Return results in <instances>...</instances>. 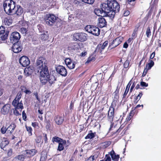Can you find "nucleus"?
I'll return each instance as SVG.
<instances>
[{"instance_id":"obj_13","label":"nucleus","mask_w":161,"mask_h":161,"mask_svg":"<svg viewBox=\"0 0 161 161\" xmlns=\"http://www.w3.org/2000/svg\"><path fill=\"white\" fill-rule=\"evenodd\" d=\"M123 38L120 36L116 38L110 44L109 46H112V48L115 47L119 45L123 41Z\"/></svg>"},{"instance_id":"obj_64","label":"nucleus","mask_w":161,"mask_h":161,"mask_svg":"<svg viewBox=\"0 0 161 161\" xmlns=\"http://www.w3.org/2000/svg\"><path fill=\"white\" fill-rule=\"evenodd\" d=\"M7 35H4L3 36H2L1 37V38L2 40H4L6 39L7 38Z\"/></svg>"},{"instance_id":"obj_53","label":"nucleus","mask_w":161,"mask_h":161,"mask_svg":"<svg viewBox=\"0 0 161 161\" xmlns=\"http://www.w3.org/2000/svg\"><path fill=\"white\" fill-rule=\"evenodd\" d=\"M135 86V82H134L133 83L132 85L131 86V87H130V93H131L132 92V91L133 90L134 88V87Z\"/></svg>"},{"instance_id":"obj_10","label":"nucleus","mask_w":161,"mask_h":161,"mask_svg":"<svg viewBox=\"0 0 161 161\" xmlns=\"http://www.w3.org/2000/svg\"><path fill=\"white\" fill-rule=\"evenodd\" d=\"M103 10L105 12V16H108L112 19L114 18L116 13H117L115 11L110 9L108 6L106 7V9H104Z\"/></svg>"},{"instance_id":"obj_38","label":"nucleus","mask_w":161,"mask_h":161,"mask_svg":"<svg viewBox=\"0 0 161 161\" xmlns=\"http://www.w3.org/2000/svg\"><path fill=\"white\" fill-rule=\"evenodd\" d=\"M97 155H93V156H90L88 159V161H93L94 160H95L97 158Z\"/></svg>"},{"instance_id":"obj_11","label":"nucleus","mask_w":161,"mask_h":161,"mask_svg":"<svg viewBox=\"0 0 161 161\" xmlns=\"http://www.w3.org/2000/svg\"><path fill=\"white\" fill-rule=\"evenodd\" d=\"M20 64L24 67L28 66L30 64L29 58L26 56H23L19 59Z\"/></svg>"},{"instance_id":"obj_44","label":"nucleus","mask_w":161,"mask_h":161,"mask_svg":"<svg viewBox=\"0 0 161 161\" xmlns=\"http://www.w3.org/2000/svg\"><path fill=\"white\" fill-rule=\"evenodd\" d=\"M147 64L152 68L154 65V62L152 60L150 59L149 62Z\"/></svg>"},{"instance_id":"obj_4","label":"nucleus","mask_w":161,"mask_h":161,"mask_svg":"<svg viewBox=\"0 0 161 161\" xmlns=\"http://www.w3.org/2000/svg\"><path fill=\"white\" fill-rule=\"evenodd\" d=\"M21 97V94L20 92H18L17 96L12 102L13 105L15 107V108L22 109L23 108L22 101L19 102V100Z\"/></svg>"},{"instance_id":"obj_30","label":"nucleus","mask_w":161,"mask_h":161,"mask_svg":"<svg viewBox=\"0 0 161 161\" xmlns=\"http://www.w3.org/2000/svg\"><path fill=\"white\" fill-rule=\"evenodd\" d=\"M12 20L10 18H5L3 20L4 24L7 25L9 26L12 23Z\"/></svg>"},{"instance_id":"obj_23","label":"nucleus","mask_w":161,"mask_h":161,"mask_svg":"<svg viewBox=\"0 0 161 161\" xmlns=\"http://www.w3.org/2000/svg\"><path fill=\"white\" fill-rule=\"evenodd\" d=\"M33 71V69L32 68L29 67L26 68L24 70V73L25 75L29 76L30 75Z\"/></svg>"},{"instance_id":"obj_51","label":"nucleus","mask_w":161,"mask_h":161,"mask_svg":"<svg viewBox=\"0 0 161 161\" xmlns=\"http://www.w3.org/2000/svg\"><path fill=\"white\" fill-rule=\"evenodd\" d=\"M129 90V89L126 88L125 91L123 95V97H125L126 96L127 94L128 93Z\"/></svg>"},{"instance_id":"obj_12","label":"nucleus","mask_w":161,"mask_h":161,"mask_svg":"<svg viewBox=\"0 0 161 161\" xmlns=\"http://www.w3.org/2000/svg\"><path fill=\"white\" fill-rule=\"evenodd\" d=\"M20 35L19 33L17 32L12 33L10 37V40L11 42L13 43L15 42H17L20 38Z\"/></svg>"},{"instance_id":"obj_54","label":"nucleus","mask_w":161,"mask_h":161,"mask_svg":"<svg viewBox=\"0 0 161 161\" xmlns=\"http://www.w3.org/2000/svg\"><path fill=\"white\" fill-rule=\"evenodd\" d=\"M140 85L141 86H143L147 87L148 86L146 82L143 81L141 82Z\"/></svg>"},{"instance_id":"obj_60","label":"nucleus","mask_w":161,"mask_h":161,"mask_svg":"<svg viewBox=\"0 0 161 161\" xmlns=\"http://www.w3.org/2000/svg\"><path fill=\"white\" fill-rule=\"evenodd\" d=\"M147 72V70H146L145 69H144L143 72L142 74V76L143 77L145 76L146 75Z\"/></svg>"},{"instance_id":"obj_3","label":"nucleus","mask_w":161,"mask_h":161,"mask_svg":"<svg viewBox=\"0 0 161 161\" xmlns=\"http://www.w3.org/2000/svg\"><path fill=\"white\" fill-rule=\"evenodd\" d=\"M49 75L47 68L40 70V79L42 84L44 85L47 82Z\"/></svg>"},{"instance_id":"obj_48","label":"nucleus","mask_w":161,"mask_h":161,"mask_svg":"<svg viewBox=\"0 0 161 161\" xmlns=\"http://www.w3.org/2000/svg\"><path fill=\"white\" fill-rule=\"evenodd\" d=\"M104 159L105 161H111V158L108 155H106Z\"/></svg>"},{"instance_id":"obj_57","label":"nucleus","mask_w":161,"mask_h":161,"mask_svg":"<svg viewBox=\"0 0 161 161\" xmlns=\"http://www.w3.org/2000/svg\"><path fill=\"white\" fill-rule=\"evenodd\" d=\"M130 14V12L129 11L127 10L125 11L124 13V15L125 16H128Z\"/></svg>"},{"instance_id":"obj_24","label":"nucleus","mask_w":161,"mask_h":161,"mask_svg":"<svg viewBox=\"0 0 161 161\" xmlns=\"http://www.w3.org/2000/svg\"><path fill=\"white\" fill-rule=\"evenodd\" d=\"M9 143V141L6 138H3L0 144V147L2 149L4 148L6 145Z\"/></svg>"},{"instance_id":"obj_33","label":"nucleus","mask_w":161,"mask_h":161,"mask_svg":"<svg viewBox=\"0 0 161 161\" xmlns=\"http://www.w3.org/2000/svg\"><path fill=\"white\" fill-rule=\"evenodd\" d=\"M62 140L59 138L55 136L53 137L52 139V141L53 142H55L59 143L61 141V140Z\"/></svg>"},{"instance_id":"obj_17","label":"nucleus","mask_w":161,"mask_h":161,"mask_svg":"<svg viewBox=\"0 0 161 161\" xmlns=\"http://www.w3.org/2000/svg\"><path fill=\"white\" fill-rule=\"evenodd\" d=\"M11 108L10 104H7L4 105L1 109V114L5 115L7 114L9 112Z\"/></svg>"},{"instance_id":"obj_1","label":"nucleus","mask_w":161,"mask_h":161,"mask_svg":"<svg viewBox=\"0 0 161 161\" xmlns=\"http://www.w3.org/2000/svg\"><path fill=\"white\" fill-rule=\"evenodd\" d=\"M3 6L5 12L9 15L13 14L16 7L15 3L12 0H5Z\"/></svg>"},{"instance_id":"obj_27","label":"nucleus","mask_w":161,"mask_h":161,"mask_svg":"<svg viewBox=\"0 0 161 161\" xmlns=\"http://www.w3.org/2000/svg\"><path fill=\"white\" fill-rule=\"evenodd\" d=\"M110 155L112 159L114 161H118L119 158V156L118 155H116L114 151L111 152Z\"/></svg>"},{"instance_id":"obj_7","label":"nucleus","mask_w":161,"mask_h":161,"mask_svg":"<svg viewBox=\"0 0 161 161\" xmlns=\"http://www.w3.org/2000/svg\"><path fill=\"white\" fill-rule=\"evenodd\" d=\"M46 23L50 25H53L56 19V17L53 14H47L45 17Z\"/></svg>"},{"instance_id":"obj_61","label":"nucleus","mask_w":161,"mask_h":161,"mask_svg":"<svg viewBox=\"0 0 161 161\" xmlns=\"http://www.w3.org/2000/svg\"><path fill=\"white\" fill-rule=\"evenodd\" d=\"M155 52H153L150 56V58L151 59H153L155 57Z\"/></svg>"},{"instance_id":"obj_6","label":"nucleus","mask_w":161,"mask_h":161,"mask_svg":"<svg viewBox=\"0 0 161 161\" xmlns=\"http://www.w3.org/2000/svg\"><path fill=\"white\" fill-rule=\"evenodd\" d=\"M73 37L76 40L84 42L87 39V35L84 33H75L73 35Z\"/></svg>"},{"instance_id":"obj_9","label":"nucleus","mask_w":161,"mask_h":161,"mask_svg":"<svg viewBox=\"0 0 161 161\" xmlns=\"http://www.w3.org/2000/svg\"><path fill=\"white\" fill-rule=\"evenodd\" d=\"M108 3L106 5H108L110 9L115 11L116 12H118L119 10L120 7L119 3L115 1H112Z\"/></svg>"},{"instance_id":"obj_62","label":"nucleus","mask_w":161,"mask_h":161,"mask_svg":"<svg viewBox=\"0 0 161 161\" xmlns=\"http://www.w3.org/2000/svg\"><path fill=\"white\" fill-rule=\"evenodd\" d=\"M131 80H130L128 83V84H127V85L126 87V88H127L129 89L130 87V86L131 85Z\"/></svg>"},{"instance_id":"obj_58","label":"nucleus","mask_w":161,"mask_h":161,"mask_svg":"<svg viewBox=\"0 0 161 161\" xmlns=\"http://www.w3.org/2000/svg\"><path fill=\"white\" fill-rule=\"evenodd\" d=\"M151 68V67L147 64L146 67L144 69L148 71V70L150 69Z\"/></svg>"},{"instance_id":"obj_5","label":"nucleus","mask_w":161,"mask_h":161,"mask_svg":"<svg viewBox=\"0 0 161 161\" xmlns=\"http://www.w3.org/2000/svg\"><path fill=\"white\" fill-rule=\"evenodd\" d=\"M85 30L88 32L95 36H98L100 33V29L98 27L93 26L87 25L86 26Z\"/></svg>"},{"instance_id":"obj_35","label":"nucleus","mask_w":161,"mask_h":161,"mask_svg":"<svg viewBox=\"0 0 161 161\" xmlns=\"http://www.w3.org/2000/svg\"><path fill=\"white\" fill-rule=\"evenodd\" d=\"M81 1L85 3L92 4L94 3L95 0H81Z\"/></svg>"},{"instance_id":"obj_2","label":"nucleus","mask_w":161,"mask_h":161,"mask_svg":"<svg viewBox=\"0 0 161 161\" xmlns=\"http://www.w3.org/2000/svg\"><path fill=\"white\" fill-rule=\"evenodd\" d=\"M47 61L44 58L40 57L36 60V67L38 71H39V70L47 68Z\"/></svg>"},{"instance_id":"obj_45","label":"nucleus","mask_w":161,"mask_h":161,"mask_svg":"<svg viewBox=\"0 0 161 161\" xmlns=\"http://www.w3.org/2000/svg\"><path fill=\"white\" fill-rule=\"evenodd\" d=\"M12 153H13L12 149L11 148L9 149L8 150V153H7L9 157H10V156H12Z\"/></svg>"},{"instance_id":"obj_46","label":"nucleus","mask_w":161,"mask_h":161,"mask_svg":"<svg viewBox=\"0 0 161 161\" xmlns=\"http://www.w3.org/2000/svg\"><path fill=\"white\" fill-rule=\"evenodd\" d=\"M129 65V62L128 60H126L124 64V66L125 68H127L128 67Z\"/></svg>"},{"instance_id":"obj_56","label":"nucleus","mask_w":161,"mask_h":161,"mask_svg":"<svg viewBox=\"0 0 161 161\" xmlns=\"http://www.w3.org/2000/svg\"><path fill=\"white\" fill-rule=\"evenodd\" d=\"M22 116L23 119L25 120L26 118V116L25 113L24 111L22 112Z\"/></svg>"},{"instance_id":"obj_28","label":"nucleus","mask_w":161,"mask_h":161,"mask_svg":"<svg viewBox=\"0 0 161 161\" xmlns=\"http://www.w3.org/2000/svg\"><path fill=\"white\" fill-rule=\"evenodd\" d=\"M55 120L57 124L60 125L63 122L64 119L62 117L58 115L55 117Z\"/></svg>"},{"instance_id":"obj_55","label":"nucleus","mask_w":161,"mask_h":161,"mask_svg":"<svg viewBox=\"0 0 161 161\" xmlns=\"http://www.w3.org/2000/svg\"><path fill=\"white\" fill-rule=\"evenodd\" d=\"M46 158V156L45 155L44 156H41V157L40 159V161H44Z\"/></svg>"},{"instance_id":"obj_22","label":"nucleus","mask_w":161,"mask_h":161,"mask_svg":"<svg viewBox=\"0 0 161 161\" xmlns=\"http://www.w3.org/2000/svg\"><path fill=\"white\" fill-rule=\"evenodd\" d=\"M106 22L105 19L103 17L98 19V25L100 28H103L106 25Z\"/></svg>"},{"instance_id":"obj_42","label":"nucleus","mask_w":161,"mask_h":161,"mask_svg":"<svg viewBox=\"0 0 161 161\" xmlns=\"http://www.w3.org/2000/svg\"><path fill=\"white\" fill-rule=\"evenodd\" d=\"M95 60V58L93 57H89L88 58L86 62V63H89L91 61H93Z\"/></svg>"},{"instance_id":"obj_36","label":"nucleus","mask_w":161,"mask_h":161,"mask_svg":"<svg viewBox=\"0 0 161 161\" xmlns=\"http://www.w3.org/2000/svg\"><path fill=\"white\" fill-rule=\"evenodd\" d=\"M48 36L47 34H43L41 35V38L42 40H45L48 39Z\"/></svg>"},{"instance_id":"obj_26","label":"nucleus","mask_w":161,"mask_h":161,"mask_svg":"<svg viewBox=\"0 0 161 161\" xmlns=\"http://www.w3.org/2000/svg\"><path fill=\"white\" fill-rule=\"evenodd\" d=\"M70 49L72 51H77L80 48V46L77 43L72 44L70 47Z\"/></svg>"},{"instance_id":"obj_47","label":"nucleus","mask_w":161,"mask_h":161,"mask_svg":"<svg viewBox=\"0 0 161 161\" xmlns=\"http://www.w3.org/2000/svg\"><path fill=\"white\" fill-rule=\"evenodd\" d=\"M42 139L41 136H39L36 137V141L37 143H39L40 142Z\"/></svg>"},{"instance_id":"obj_25","label":"nucleus","mask_w":161,"mask_h":161,"mask_svg":"<svg viewBox=\"0 0 161 161\" xmlns=\"http://www.w3.org/2000/svg\"><path fill=\"white\" fill-rule=\"evenodd\" d=\"M66 143V142L65 141H61L58 143L57 150L59 151L63 150L64 149V145Z\"/></svg>"},{"instance_id":"obj_43","label":"nucleus","mask_w":161,"mask_h":161,"mask_svg":"<svg viewBox=\"0 0 161 161\" xmlns=\"http://www.w3.org/2000/svg\"><path fill=\"white\" fill-rule=\"evenodd\" d=\"M1 132L3 134H4L5 133L7 134V128L6 129L5 127L3 126L1 129Z\"/></svg>"},{"instance_id":"obj_16","label":"nucleus","mask_w":161,"mask_h":161,"mask_svg":"<svg viewBox=\"0 0 161 161\" xmlns=\"http://www.w3.org/2000/svg\"><path fill=\"white\" fill-rule=\"evenodd\" d=\"M12 51L15 53H18L20 52L22 49L21 45L18 42L14 43L12 47Z\"/></svg>"},{"instance_id":"obj_8","label":"nucleus","mask_w":161,"mask_h":161,"mask_svg":"<svg viewBox=\"0 0 161 161\" xmlns=\"http://www.w3.org/2000/svg\"><path fill=\"white\" fill-rule=\"evenodd\" d=\"M108 5L106 3H103L101 5V8L96 9L94 10L95 13L97 15L103 17L105 15V12L104 9H105L106 7Z\"/></svg>"},{"instance_id":"obj_34","label":"nucleus","mask_w":161,"mask_h":161,"mask_svg":"<svg viewBox=\"0 0 161 161\" xmlns=\"http://www.w3.org/2000/svg\"><path fill=\"white\" fill-rule=\"evenodd\" d=\"M110 142H106L102 143L101 146L103 148H105L108 147L110 144Z\"/></svg>"},{"instance_id":"obj_41","label":"nucleus","mask_w":161,"mask_h":161,"mask_svg":"<svg viewBox=\"0 0 161 161\" xmlns=\"http://www.w3.org/2000/svg\"><path fill=\"white\" fill-rule=\"evenodd\" d=\"M23 155H19L17 157H15L13 160V161H20Z\"/></svg>"},{"instance_id":"obj_31","label":"nucleus","mask_w":161,"mask_h":161,"mask_svg":"<svg viewBox=\"0 0 161 161\" xmlns=\"http://www.w3.org/2000/svg\"><path fill=\"white\" fill-rule=\"evenodd\" d=\"M95 137V133L92 132V131H90V132L88 134L87 136L85 137L86 139H92Z\"/></svg>"},{"instance_id":"obj_37","label":"nucleus","mask_w":161,"mask_h":161,"mask_svg":"<svg viewBox=\"0 0 161 161\" xmlns=\"http://www.w3.org/2000/svg\"><path fill=\"white\" fill-rule=\"evenodd\" d=\"M25 127L27 131L28 132L29 135L31 136L32 135V130L31 127V126H26Z\"/></svg>"},{"instance_id":"obj_14","label":"nucleus","mask_w":161,"mask_h":161,"mask_svg":"<svg viewBox=\"0 0 161 161\" xmlns=\"http://www.w3.org/2000/svg\"><path fill=\"white\" fill-rule=\"evenodd\" d=\"M65 62L66 65L69 69H72L74 68L76 64L75 62L71 60L69 58H66Z\"/></svg>"},{"instance_id":"obj_20","label":"nucleus","mask_w":161,"mask_h":161,"mask_svg":"<svg viewBox=\"0 0 161 161\" xmlns=\"http://www.w3.org/2000/svg\"><path fill=\"white\" fill-rule=\"evenodd\" d=\"M16 125L14 123H12L7 128V134L10 135L14 131Z\"/></svg>"},{"instance_id":"obj_52","label":"nucleus","mask_w":161,"mask_h":161,"mask_svg":"<svg viewBox=\"0 0 161 161\" xmlns=\"http://www.w3.org/2000/svg\"><path fill=\"white\" fill-rule=\"evenodd\" d=\"M142 92L140 93L138 96L136 97V100L138 99V100H139L141 98V97H142Z\"/></svg>"},{"instance_id":"obj_49","label":"nucleus","mask_w":161,"mask_h":161,"mask_svg":"<svg viewBox=\"0 0 161 161\" xmlns=\"http://www.w3.org/2000/svg\"><path fill=\"white\" fill-rule=\"evenodd\" d=\"M132 117V116L131 115V113H130L129 116L126 118V122H128L130 121Z\"/></svg>"},{"instance_id":"obj_59","label":"nucleus","mask_w":161,"mask_h":161,"mask_svg":"<svg viewBox=\"0 0 161 161\" xmlns=\"http://www.w3.org/2000/svg\"><path fill=\"white\" fill-rule=\"evenodd\" d=\"M21 31L23 33H26L27 32V30L25 28H22Z\"/></svg>"},{"instance_id":"obj_18","label":"nucleus","mask_w":161,"mask_h":161,"mask_svg":"<svg viewBox=\"0 0 161 161\" xmlns=\"http://www.w3.org/2000/svg\"><path fill=\"white\" fill-rule=\"evenodd\" d=\"M114 114V108L113 107H110L108 112V119L109 121L113 120Z\"/></svg>"},{"instance_id":"obj_15","label":"nucleus","mask_w":161,"mask_h":161,"mask_svg":"<svg viewBox=\"0 0 161 161\" xmlns=\"http://www.w3.org/2000/svg\"><path fill=\"white\" fill-rule=\"evenodd\" d=\"M56 71L62 76H65L67 75V72L65 68L62 66H59L56 68Z\"/></svg>"},{"instance_id":"obj_21","label":"nucleus","mask_w":161,"mask_h":161,"mask_svg":"<svg viewBox=\"0 0 161 161\" xmlns=\"http://www.w3.org/2000/svg\"><path fill=\"white\" fill-rule=\"evenodd\" d=\"M36 153V151L34 149L26 150V156L30 157L34 155Z\"/></svg>"},{"instance_id":"obj_29","label":"nucleus","mask_w":161,"mask_h":161,"mask_svg":"<svg viewBox=\"0 0 161 161\" xmlns=\"http://www.w3.org/2000/svg\"><path fill=\"white\" fill-rule=\"evenodd\" d=\"M56 79L55 76L53 75H49L48 77L47 81L50 84H53L56 80Z\"/></svg>"},{"instance_id":"obj_19","label":"nucleus","mask_w":161,"mask_h":161,"mask_svg":"<svg viewBox=\"0 0 161 161\" xmlns=\"http://www.w3.org/2000/svg\"><path fill=\"white\" fill-rule=\"evenodd\" d=\"M13 14H16L18 16H20L21 15L23 12L22 7L19 5L17 6Z\"/></svg>"},{"instance_id":"obj_40","label":"nucleus","mask_w":161,"mask_h":161,"mask_svg":"<svg viewBox=\"0 0 161 161\" xmlns=\"http://www.w3.org/2000/svg\"><path fill=\"white\" fill-rule=\"evenodd\" d=\"M108 43V41H106L105 42L103 43V45L101 47V50H103L105 47H106Z\"/></svg>"},{"instance_id":"obj_63","label":"nucleus","mask_w":161,"mask_h":161,"mask_svg":"<svg viewBox=\"0 0 161 161\" xmlns=\"http://www.w3.org/2000/svg\"><path fill=\"white\" fill-rule=\"evenodd\" d=\"M38 123L37 122L32 123V125L35 127L38 125Z\"/></svg>"},{"instance_id":"obj_32","label":"nucleus","mask_w":161,"mask_h":161,"mask_svg":"<svg viewBox=\"0 0 161 161\" xmlns=\"http://www.w3.org/2000/svg\"><path fill=\"white\" fill-rule=\"evenodd\" d=\"M22 109L15 108L14 111V113L16 116H18L21 114V110Z\"/></svg>"},{"instance_id":"obj_50","label":"nucleus","mask_w":161,"mask_h":161,"mask_svg":"<svg viewBox=\"0 0 161 161\" xmlns=\"http://www.w3.org/2000/svg\"><path fill=\"white\" fill-rule=\"evenodd\" d=\"M5 29L3 27H0V35L3 34L4 33Z\"/></svg>"},{"instance_id":"obj_39","label":"nucleus","mask_w":161,"mask_h":161,"mask_svg":"<svg viewBox=\"0 0 161 161\" xmlns=\"http://www.w3.org/2000/svg\"><path fill=\"white\" fill-rule=\"evenodd\" d=\"M146 34L147 37H149L151 35V32L149 27H147L146 31Z\"/></svg>"}]
</instances>
